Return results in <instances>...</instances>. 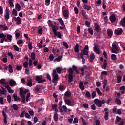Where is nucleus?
Here are the masks:
<instances>
[{
	"mask_svg": "<svg viewBox=\"0 0 125 125\" xmlns=\"http://www.w3.org/2000/svg\"><path fill=\"white\" fill-rule=\"evenodd\" d=\"M58 29H59L58 26H53V27H52V31L54 35V38H55V36H57L59 39H61L62 37V35H61V33L60 31H57Z\"/></svg>",
	"mask_w": 125,
	"mask_h": 125,
	"instance_id": "nucleus-1",
	"label": "nucleus"
},
{
	"mask_svg": "<svg viewBox=\"0 0 125 125\" xmlns=\"http://www.w3.org/2000/svg\"><path fill=\"white\" fill-rule=\"evenodd\" d=\"M89 48H88V45H86L83 50H81V53L80 54V56L84 57V55H88V52Z\"/></svg>",
	"mask_w": 125,
	"mask_h": 125,
	"instance_id": "nucleus-2",
	"label": "nucleus"
},
{
	"mask_svg": "<svg viewBox=\"0 0 125 125\" xmlns=\"http://www.w3.org/2000/svg\"><path fill=\"white\" fill-rule=\"evenodd\" d=\"M62 12L63 14L64 17L66 18V19H68L69 18V9L68 8H66V7L63 6L62 9Z\"/></svg>",
	"mask_w": 125,
	"mask_h": 125,
	"instance_id": "nucleus-3",
	"label": "nucleus"
},
{
	"mask_svg": "<svg viewBox=\"0 0 125 125\" xmlns=\"http://www.w3.org/2000/svg\"><path fill=\"white\" fill-rule=\"evenodd\" d=\"M64 102L68 105V106H71V107H75V105L76 104L75 100L73 99L71 100L70 99H65Z\"/></svg>",
	"mask_w": 125,
	"mask_h": 125,
	"instance_id": "nucleus-4",
	"label": "nucleus"
},
{
	"mask_svg": "<svg viewBox=\"0 0 125 125\" xmlns=\"http://www.w3.org/2000/svg\"><path fill=\"white\" fill-rule=\"evenodd\" d=\"M52 75L53 76V79L52 80L53 83H55L58 81V74L56 72V69H54L53 70Z\"/></svg>",
	"mask_w": 125,
	"mask_h": 125,
	"instance_id": "nucleus-5",
	"label": "nucleus"
},
{
	"mask_svg": "<svg viewBox=\"0 0 125 125\" xmlns=\"http://www.w3.org/2000/svg\"><path fill=\"white\" fill-rule=\"evenodd\" d=\"M94 104L96 106H97L99 108H101L102 107V104L101 103V101H100L98 99H96L94 100Z\"/></svg>",
	"mask_w": 125,
	"mask_h": 125,
	"instance_id": "nucleus-6",
	"label": "nucleus"
},
{
	"mask_svg": "<svg viewBox=\"0 0 125 125\" xmlns=\"http://www.w3.org/2000/svg\"><path fill=\"white\" fill-rule=\"evenodd\" d=\"M35 81H36V82H38L39 83H42L46 82V80H42V77H40V76H36Z\"/></svg>",
	"mask_w": 125,
	"mask_h": 125,
	"instance_id": "nucleus-7",
	"label": "nucleus"
},
{
	"mask_svg": "<svg viewBox=\"0 0 125 125\" xmlns=\"http://www.w3.org/2000/svg\"><path fill=\"white\" fill-rule=\"evenodd\" d=\"M104 120L108 121L109 120V112H108V108H105L104 110Z\"/></svg>",
	"mask_w": 125,
	"mask_h": 125,
	"instance_id": "nucleus-8",
	"label": "nucleus"
},
{
	"mask_svg": "<svg viewBox=\"0 0 125 125\" xmlns=\"http://www.w3.org/2000/svg\"><path fill=\"white\" fill-rule=\"evenodd\" d=\"M13 19L15 21V22H16L17 25H20L21 24V18L19 17H13Z\"/></svg>",
	"mask_w": 125,
	"mask_h": 125,
	"instance_id": "nucleus-9",
	"label": "nucleus"
},
{
	"mask_svg": "<svg viewBox=\"0 0 125 125\" xmlns=\"http://www.w3.org/2000/svg\"><path fill=\"white\" fill-rule=\"evenodd\" d=\"M5 38H6V35L4 34L3 33H0V39H1L0 42V43H3V42H4Z\"/></svg>",
	"mask_w": 125,
	"mask_h": 125,
	"instance_id": "nucleus-10",
	"label": "nucleus"
},
{
	"mask_svg": "<svg viewBox=\"0 0 125 125\" xmlns=\"http://www.w3.org/2000/svg\"><path fill=\"white\" fill-rule=\"evenodd\" d=\"M112 47L113 48L111 49L112 52H113V53H116V54L118 53L119 48H118L117 45L113 44Z\"/></svg>",
	"mask_w": 125,
	"mask_h": 125,
	"instance_id": "nucleus-11",
	"label": "nucleus"
},
{
	"mask_svg": "<svg viewBox=\"0 0 125 125\" xmlns=\"http://www.w3.org/2000/svg\"><path fill=\"white\" fill-rule=\"evenodd\" d=\"M113 112L114 114H118V115H122V111L121 109H117V107L116 106H114V108L112 109Z\"/></svg>",
	"mask_w": 125,
	"mask_h": 125,
	"instance_id": "nucleus-12",
	"label": "nucleus"
},
{
	"mask_svg": "<svg viewBox=\"0 0 125 125\" xmlns=\"http://www.w3.org/2000/svg\"><path fill=\"white\" fill-rule=\"evenodd\" d=\"M123 33V29L122 28H118L117 29H115L114 31V34L115 35H122Z\"/></svg>",
	"mask_w": 125,
	"mask_h": 125,
	"instance_id": "nucleus-13",
	"label": "nucleus"
},
{
	"mask_svg": "<svg viewBox=\"0 0 125 125\" xmlns=\"http://www.w3.org/2000/svg\"><path fill=\"white\" fill-rule=\"evenodd\" d=\"M98 47H99V45L95 44V46L93 48L95 52H96V53H97V54H100V51L99 50V48H98Z\"/></svg>",
	"mask_w": 125,
	"mask_h": 125,
	"instance_id": "nucleus-14",
	"label": "nucleus"
},
{
	"mask_svg": "<svg viewBox=\"0 0 125 125\" xmlns=\"http://www.w3.org/2000/svg\"><path fill=\"white\" fill-rule=\"evenodd\" d=\"M98 47H99V45L95 44V46L93 48L95 52H96V53H97V54H100V51L99 50V48H98Z\"/></svg>",
	"mask_w": 125,
	"mask_h": 125,
	"instance_id": "nucleus-15",
	"label": "nucleus"
},
{
	"mask_svg": "<svg viewBox=\"0 0 125 125\" xmlns=\"http://www.w3.org/2000/svg\"><path fill=\"white\" fill-rule=\"evenodd\" d=\"M2 115L4 118V119H3L4 123L5 125H6V124H7V119L6 118V117H7L6 113H5V112L4 111H2Z\"/></svg>",
	"mask_w": 125,
	"mask_h": 125,
	"instance_id": "nucleus-16",
	"label": "nucleus"
},
{
	"mask_svg": "<svg viewBox=\"0 0 125 125\" xmlns=\"http://www.w3.org/2000/svg\"><path fill=\"white\" fill-rule=\"evenodd\" d=\"M1 89L0 88V94H3L4 95H6V92L7 91H6V89L4 88L3 87H1Z\"/></svg>",
	"mask_w": 125,
	"mask_h": 125,
	"instance_id": "nucleus-17",
	"label": "nucleus"
},
{
	"mask_svg": "<svg viewBox=\"0 0 125 125\" xmlns=\"http://www.w3.org/2000/svg\"><path fill=\"white\" fill-rule=\"evenodd\" d=\"M5 88H7L8 90V92L9 93H13L14 92V91L12 89H11V88L10 86H9V85H8V83L7 84V86H5Z\"/></svg>",
	"mask_w": 125,
	"mask_h": 125,
	"instance_id": "nucleus-18",
	"label": "nucleus"
},
{
	"mask_svg": "<svg viewBox=\"0 0 125 125\" xmlns=\"http://www.w3.org/2000/svg\"><path fill=\"white\" fill-rule=\"evenodd\" d=\"M79 88L83 91V90H84L85 89V88L84 87V85H83V82H80L79 83Z\"/></svg>",
	"mask_w": 125,
	"mask_h": 125,
	"instance_id": "nucleus-19",
	"label": "nucleus"
},
{
	"mask_svg": "<svg viewBox=\"0 0 125 125\" xmlns=\"http://www.w3.org/2000/svg\"><path fill=\"white\" fill-rule=\"evenodd\" d=\"M107 65H108V62L107 61V60L104 59V61L102 68L104 69V70H106V69H107Z\"/></svg>",
	"mask_w": 125,
	"mask_h": 125,
	"instance_id": "nucleus-20",
	"label": "nucleus"
},
{
	"mask_svg": "<svg viewBox=\"0 0 125 125\" xmlns=\"http://www.w3.org/2000/svg\"><path fill=\"white\" fill-rule=\"evenodd\" d=\"M81 14L82 16H83V17L85 18V19H87L88 18L87 15H86V12H85L84 10H82L81 11Z\"/></svg>",
	"mask_w": 125,
	"mask_h": 125,
	"instance_id": "nucleus-21",
	"label": "nucleus"
},
{
	"mask_svg": "<svg viewBox=\"0 0 125 125\" xmlns=\"http://www.w3.org/2000/svg\"><path fill=\"white\" fill-rule=\"evenodd\" d=\"M109 19L111 22V23H115L116 22V16L114 15H111L110 18Z\"/></svg>",
	"mask_w": 125,
	"mask_h": 125,
	"instance_id": "nucleus-22",
	"label": "nucleus"
},
{
	"mask_svg": "<svg viewBox=\"0 0 125 125\" xmlns=\"http://www.w3.org/2000/svg\"><path fill=\"white\" fill-rule=\"evenodd\" d=\"M9 84L10 86H15L16 85V82L13 79L10 80Z\"/></svg>",
	"mask_w": 125,
	"mask_h": 125,
	"instance_id": "nucleus-23",
	"label": "nucleus"
},
{
	"mask_svg": "<svg viewBox=\"0 0 125 125\" xmlns=\"http://www.w3.org/2000/svg\"><path fill=\"white\" fill-rule=\"evenodd\" d=\"M120 25L122 27H125V17H124L123 19L120 21Z\"/></svg>",
	"mask_w": 125,
	"mask_h": 125,
	"instance_id": "nucleus-24",
	"label": "nucleus"
},
{
	"mask_svg": "<svg viewBox=\"0 0 125 125\" xmlns=\"http://www.w3.org/2000/svg\"><path fill=\"white\" fill-rule=\"evenodd\" d=\"M5 19L8 20L9 19V9H8V8H6V15L5 16Z\"/></svg>",
	"mask_w": 125,
	"mask_h": 125,
	"instance_id": "nucleus-25",
	"label": "nucleus"
},
{
	"mask_svg": "<svg viewBox=\"0 0 125 125\" xmlns=\"http://www.w3.org/2000/svg\"><path fill=\"white\" fill-rule=\"evenodd\" d=\"M0 29L1 31H6V30H8V27L5 25H3L2 24L0 25Z\"/></svg>",
	"mask_w": 125,
	"mask_h": 125,
	"instance_id": "nucleus-26",
	"label": "nucleus"
},
{
	"mask_svg": "<svg viewBox=\"0 0 125 125\" xmlns=\"http://www.w3.org/2000/svg\"><path fill=\"white\" fill-rule=\"evenodd\" d=\"M58 107V105L57 104H53L52 106V108L54 111H55V113H58V109H57V107Z\"/></svg>",
	"mask_w": 125,
	"mask_h": 125,
	"instance_id": "nucleus-27",
	"label": "nucleus"
},
{
	"mask_svg": "<svg viewBox=\"0 0 125 125\" xmlns=\"http://www.w3.org/2000/svg\"><path fill=\"white\" fill-rule=\"evenodd\" d=\"M28 83H27V85H28V86H29L30 87H32V85H33V82H32V79H28Z\"/></svg>",
	"mask_w": 125,
	"mask_h": 125,
	"instance_id": "nucleus-28",
	"label": "nucleus"
},
{
	"mask_svg": "<svg viewBox=\"0 0 125 125\" xmlns=\"http://www.w3.org/2000/svg\"><path fill=\"white\" fill-rule=\"evenodd\" d=\"M59 89L60 91H64L66 89V87L64 85H60L59 86Z\"/></svg>",
	"mask_w": 125,
	"mask_h": 125,
	"instance_id": "nucleus-29",
	"label": "nucleus"
},
{
	"mask_svg": "<svg viewBox=\"0 0 125 125\" xmlns=\"http://www.w3.org/2000/svg\"><path fill=\"white\" fill-rule=\"evenodd\" d=\"M107 35L108 37H110V38H112V36H113V30H112V29H108Z\"/></svg>",
	"mask_w": 125,
	"mask_h": 125,
	"instance_id": "nucleus-30",
	"label": "nucleus"
},
{
	"mask_svg": "<svg viewBox=\"0 0 125 125\" xmlns=\"http://www.w3.org/2000/svg\"><path fill=\"white\" fill-rule=\"evenodd\" d=\"M54 120L55 122H58V114H57V112H54Z\"/></svg>",
	"mask_w": 125,
	"mask_h": 125,
	"instance_id": "nucleus-31",
	"label": "nucleus"
},
{
	"mask_svg": "<svg viewBox=\"0 0 125 125\" xmlns=\"http://www.w3.org/2000/svg\"><path fill=\"white\" fill-rule=\"evenodd\" d=\"M115 103H116V104H117V105H121L122 104V101H121V100H120V99H119L118 98H116L115 99Z\"/></svg>",
	"mask_w": 125,
	"mask_h": 125,
	"instance_id": "nucleus-32",
	"label": "nucleus"
},
{
	"mask_svg": "<svg viewBox=\"0 0 125 125\" xmlns=\"http://www.w3.org/2000/svg\"><path fill=\"white\" fill-rule=\"evenodd\" d=\"M83 7L84 9H86L88 11L89 10H90V9H91V7L90 6H88V5L85 4H84Z\"/></svg>",
	"mask_w": 125,
	"mask_h": 125,
	"instance_id": "nucleus-33",
	"label": "nucleus"
},
{
	"mask_svg": "<svg viewBox=\"0 0 125 125\" xmlns=\"http://www.w3.org/2000/svg\"><path fill=\"white\" fill-rule=\"evenodd\" d=\"M58 21L61 26H64V27H65V24H64V21H63V19H62V18L59 19Z\"/></svg>",
	"mask_w": 125,
	"mask_h": 125,
	"instance_id": "nucleus-34",
	"label": "nucleus"
},
{
	"mask_svg": "<svg viewBox=\"0 0 125 125\" xmlns=\"http://www.w3.org/2000/svg\"><path fill=\"white\" fill-rule=\"evenodd\" d=\"M95 29L97 33L100 31V27H99V25L97 23L95 24Z\"/></svg>",
	"mask_w": 125,
	"mask_h": 125,
	"instance_id": "nucleus-35",
	"label": "nucleus"
},
{
	"mask_svg": "<svg viewBox=\"0 0 125 125\" xmlns=\"http://www.w3.org/2000/svg\"><path fill=\"white\" fill-rule=\"evenodd\" d=\"M5 79H2L0 80V83L1 84L4 85V87H5V86H7V85H6V83H5Z\"/></svg>",
	"mask_w": 125,
	"mask_h": 125,
	"instance_id": "nucleus-36",
	"label": "nucleus"
},
{
	"mask_svg": "<svg viewBox=\"0 0 125 125\" xmlns=\"http://www.w3.org/2000/svg\"><path fill=\"white\" fill-rule=\"evenodd\" d=\"M12 107L14 111H18V109H19V107H18V105L15 104H13Z\"/></svg>",
	"mask_w": 125,
	"mask_h": 125,
	"instance_id": "nucleus-37",
	"label": "nucleus"
},
{
	"mask_svg": "<svg viewBox=\"0 0 125 125\" xmlns=\"http://www.w3.org/2000/svg\"><path fill=\"white\" fill-rule=\"evenodd\" d=\"M68 73H69V74L68 75H74V70H73V68L70 67L69 69H68Z\"/></svg>",
	"mask_w": 125,
	"mask_h": 125,
	"instance_id": "nucleus-38",
	"label": "nucleus"
},
{
	"mask_svg": "<svg viewBox=\"0 0 125 125\" xmlns=\"http://www.w3.org/2000/svg\"><path fill=\"white\" fill-rule=\"evenodd\" d=\"M74 51L76 53L79 52V44H76L75 46L74 47Z\"/></svg>",
	"mask_w": 125,
	"mask_h": 125,
	"instance_id": "nucleus-39",
	"label": "nucleus"
},
{
	"mask_svg": "<svg viewBox=\"0 0 125 125\" xmlns=\"http://www.w3.org/2000/svg\"><path fill=\"white\" fill-rule=\"evenodd\" d=\"M20 96L22 99V102L25 103L26 102V96H25V95H21Z\"/></svg>",
	"mask_w": 125,
	"mask_h": 125,
	"instance_id": "nucleus-40",
	"label": "nucleus"
},
{
	"mask_svg": "<svg viewBox=\"0 0 125 125\" xmlns=\"http://www.w3.org/2000/svg\"><path fill=\"white\" fill-rule=\"evenodd\" d=\"M88 31L89 32V34L91 35V36H93V34H94V32L93 31V29L92 28H89L88 29Z\"/></svg>",
	"mask_w": 125,
	"mask_h": 125,
	"instance_id": "nucleus-41",
	"label": "nucleus"
},
{
	"mask_svg": "<svg viewBox=\"0 0 125 125\" xmlns=\"http://www.w3.org/2000/svg\"><path fill=\"white\" fill-rule=\"evenodd\" d=\"M73 82V75H68V83H72Z\"/></svg>",
	"mask_w": 125,
	"mask_h": 125,
	"instance_id": "nucleus-42",
	"label": "nucleus"
},
{
	"mask_svg": "<svg viewBox=\"0 0 125 125\" xmlns=\"http://www.w3.org/2000/svg\"><path fill=\"white\" fill-rule=\"evenodd\" d=\"M41 87H42V86L40 85H36L35 87L36 91H37V92H39L41 89Z\"/></svg>",
	"mask_w": 125,
	"mask_h": 125,
	"instance_id": "nucleus-43",
	"label": "nucleus"
},
{
	"mask_svg": "<svg viewBox=\"0 0 125 125\" xmlns=\"http://www.w3.org/2000/svg\"><path fill=\"white\" fill-rule=\"evenodd\" d=\"M122 120V118L118 116H116V119L115 120V124H119V122Z\"/></svg>",
	"mask_w": 125,
	"mask_h": 125,
	"instance_id": "nucleus-44",
	"label": "nucleus"
},
{
	"mask_svg": "<svg viewBox=\"0 0 125 125\" xmlns=\"http://www.w3.org/2000/svg\"><path fill=\"white\" fill-rule=\"evenodd\" d=\"M28 48L30 49V50L33 49V45L32 44V43L31 42V41H29L28 42Z\"/></svg>",
	"mask_w": 125,
	"mask_h": 125,
	"instance_id": "nucleus-45",
	"label": "nucleus"
},
{
	"mask_svg": "<svg viewBox=\"0 0 125 125\" xmlns=\"http://www.w3.org/2000/svg\"><path fill=\"white\" fill-rule=\"evenodd\" d=\"M61 58H62V55H61L58 57L57 58L55 59V60H54V62H55V61H57L58 62H59V61L61 60Z\"/></svg>",
	"mask_w": 125,
	"mask_h": 125,
	"instance_id": "nucleus-46",
	"label": "nucleus"
},
{
	"mask_svg": "<svg viewBox=\"0 0 125 125\" xmlns=\"http://www.w3.org/2000/svg\"><path fill=\"white\" fill-rule=\"evenodd\" d=\"M29 62L28 61H26L23 63V66L24 68H29Z\"/></svg>",
	"mask_w": 125,
	"mask_h": 125,
	"instance_id": "nucleus-47",
	"label": "nucleus"
},
{
	"mask_svg": "<svg viewBox=\"0 0 125 125\" xmlns=\"http://www.w3.org/2000/svg\"><path fill=\"white\" fill-rule=\"evenodd\" d=\"M122 77L120 75L117 76V83H120L121 82H122Z\"/></svg>",
	"mask_w": 125,
	"mask_h": 125,
	"instance_id": "nucleus-48",
	"label": "nucleus"
},
{
	"mask_svg": "<svg viewBox=\"0 0 125 125\" xmlns=\"http://www.w3.org/2000/svg\"><path fill=\"white\" fill-rule=\"evenodd\" d=\"M16 8L18 11H20V9H21V6L19 3H17L16 4Z\"/></svg>",
	"mask_w": 125,
	"mask_h": 125,
	"instance_id": "nucleus-49",
	"label": "nucleus"
},
{
	"mask_svg": "<svg viewBox=\"0 0 125 125\" xmlns=\"http://www.w3.org/2000/svg\"><path fill=\"white\" fill-rule=\"evenodd\" d=\"M6 37H7V39L9 40V42H11V41H12V35L10 34H8L6 36Z\"/></svg>",
	"mask_w": 125,
	"mask_h": 125,
	"instance_id": "nucleus-50",
	"label": "nucleus"
},
{
	"mask_svg": "<svg viewBox=\"0 0 125 125\" xmlns=\"http://www.w3.org/2000/svg\"><path fill=\"white\" fill-rule=\"evenodd\" d=\"M80 71L81 72H82V73H81V75L83 76H84V68H83V67L80 68Z\"/></svg>",
	"mask_w": 125,
	"mask_h": 125,
	"instance_id": "nucleus-51",
	"label": "nucleus"
},
{
	"mask_svg": "<svg viewBox=\"0 0 125 125\" xmlns=\"http://www.w3.org/2000/svg\"><path fill=\"white\" fill-rule=\"evenodd\" d=\"M96 91H97V93H98V95H100V96H101L102 95V92H101V91H100V89H99V88H96Z\"/></svg>",
	"mask_w": 125,
	"mask_h": 125,
	"instance_id": "nucleus-52",
	"label": "nucleus"
},
{
	"mask_svg": "<svg viewBox=\"0 0 125 125\" xmlns=\"http://www.w3.org/2000/svg\"><path fill=\"white\" fill-rule=\"evenodd\" d=\"M35 52L31 53L30 57L32 60H35V59H36V58H35Z\"/></svg>",
	"mask_w": 125,
	"mask_h": 125,
	"instance_id": "nucleus-53",
	"label": "nucleus"
},
{
	"mask_svg": "<svg viewBox=\"0 0 125 125\" xmlns=\"http://www.w3.org/2000/svg\"><path fill=\"white\" fill-rule=\"evenodd\" d=\"M56 71H57L58 74H61V72L62 71V70H61V68L60 67H59L56 68Z\"/></svg>",
	"mask_w": 125,
	"mask_h": 125,
	"instance_id": "nucleus-54",
	"label": "nucleus"
},
{
	"mask_svg": "<svg viewBox=\"0 0 125 125\" xmlns=\"http://www.w3.org/2000/svg\"><path fill=\"white\" fill-rule=\"evenodd\" d=\"M62 43H63V46H64V47H65L67 49L69 48V45H68V43H67V42H63Z\"/></svg>",
	"mask_w": 125,
	"mask_h": 125,
	"instance_id": "nucleus-55",
	"label": "nucleus"
},
{
	"mask_svg": "<svg viewBox=\"0 0 125 125\" xmlns=\"http://www.w3.org/2000/svg\"><path fill=\"white\" fill-rule=\"evenodd\" d=\"M111 59L112 60H117V55H115V54H112L111 55Z\"/></svg>",
	"mask_w": 125,
	"mask_h": 125,
	"instance_id": "nucleus-56",
	"label": "nucleus"
},
{
	"mask_svg": "<svg viewBox=\"0 0 125 125\" xmlns=\"http://www.w3.org/2000/svg\"><path fill=\"white\" fill-rule=\"evenodd\" d=\"M65 96H67V97H70V96H71V92L67 91L65 93Z\"/></svg>",
	"mask_w": 125,
	"mask_h": 125,
	"instance_id": "nucleus-57",
	"label": "nucleus"
},
{
	"mask_svg": "<svg viewBox=\"0 0 125 125\" xmlns=\"http://www.w3.org/2000/svg\"><path fill=\"white\" fill-rule=\"evenodd\" d=\"M8 68L9 69V73H13V69H12V65L9 64L8 65Z\"/></svg>",
	"mask_w": 125,
	"mask_h": 125,
	"instance_id": "nucleus-58",
	"label": "nucleus"
},
{
	"mask_svg": "<svg viewBox=\"0 0 125 125\" xmlns=\"http://www.w3.org/2000/svg\"><path fill=\"white\" fill-rule=\"evenodd\" d=\"M85 95H86V97H88V98L91 97V94H90V91H87L86 92Z\"/></svg>",
	"mask_w": 125,
	"mask_h": 125,
	"instance_id": "nucleus-59",
	"label": "nucleus"
},
{
	"mask_svg": "<svg viewBox=\"0 0 125 125\" xmlns=\"http://www.w3.org/2000/svg\"><path fill=\"white\" fill-rule=\"evenodd\" d=\"M7 100L9 103H10L11 102V96H10V95H7Z\"/></svg>",
	"mask_w": 125,
	"mask_h": 125,
	"instance_id": "nucleus-60",
	"label": "nucleus"
},
{
	"mask_svg": "<svg viewBox=\"0 0 125 125\" xmlns=\"http://www.w3.org/2000/svg\"><path fill=\"white\" fill-rule=\"evenodd\" d=\"M12 14L15 16H17V11L14 9H13Z\"/></svg>",
	"mask_w": 125,
	"mask_h": 125,
	"instance_id": "nucleus-61",
	"label": "nucleus"
},
{
	"mask_svg": "<svg viewBox=\"0 0 125 125\" xmlns=\"http://www.w3.org/2000/svg\"><path fill=\"white\" fill-rule=\"evenodd\" d=\"M23 93H24V90H23V88H20V95H24L23 94Z\"/></svg>",
	"mask_w": 125,
	"mask_h": 125,
	"instance_id": "nucleus-62",
	"label": "nucleus"
},
{
	"mask_svg": "<svg viewBox=\"0 0 125 125\" xmlns=\"http://www.w3.org/2000/svg\"><path fill=\"white\" fill-rule=\"evenodd\" d=\"M13 47L14 48V50H15L16 51H19V47H18L17 45H14L13 46Z\"/></svg>",
	"mask_w": 125,
	"mask_h": 125,
	"instance_id": "nucleus-63",
	"label": "nucleus"
},
{
	"mask_svg": "<svg viewBox=\"0 0 125 125\" xmlns=\"http://www.w3.org/2000/svg\"><path fill=\"white\" fill-rule=\"evenodd\" d=\"M13 95L14 101H17L18 99V97L17 96V95L14 94Z\"/></svg>",
	"mask_w": 125,
	"mask_h": 125,
	"instance_id": "nucleus-64",
	"label": "nucleus"
}]
</instances>
